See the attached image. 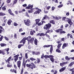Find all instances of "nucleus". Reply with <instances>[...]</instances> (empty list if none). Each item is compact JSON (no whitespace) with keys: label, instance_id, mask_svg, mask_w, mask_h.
Masks as SVG:
<instances>
[{"label":"nucleus","instance_id":"31","mask_svg":"<svg viewBox=\"0 0 74 74\" xmlns=\"http://www.w3.org/2000/svg\"><path fill=\"white\" fill-rule=\"evenodd\" d=\"M6 14L5 13H4L2 12H0V16H4V15H5Z\"/></svg>","mask_w":74,"mask_h":74},{"label":"nucleus","instance_id":"61","mask_svg":"<svg viewBox=\"0 0 74 74\" xmlns=\"http://www.w3.org/2000/svg\"><path fill=\"white\" fill-rule=\"evenodd\" d=\"M23 7H26L27 6V4H25L22 5Z\"/></svg>","mask_w":74,"mask_h":74},{"label":"nucleus","instance_id":"38","mask_svg":"<svg viewBox=\"0 0 74 74\" xmlns=\"http://www.w3.org/2000/svg\"><path fill=\"white\" fill-rule=\"evenodd\" d=\"M13 25L14 26H18L19 25L18 24H17L16 22H14L13 24Z\"/></svg>","mask_w":74,"mask_h":74},{"label":"nucleus","instance_id":"16","mask_svg":"<svg viewBox=\"0 0 74 74\" xmlns=\"http://www.w3.org/2000/svg\"><path fill=\"white\" fill-rule=\"evenodd\" d=\"M17 63L18 67L19 69H20V67H21V61L20 60L18 61L17 62Z\"/></svg>","mask_w":74,"mask_h":74},{"label":"nucleus","instance_id":"44","mask_svg":"<svg viewBox=\"0 0 74 74\" xmlns=\"http://www.w3.org/2000/svg\"><path fill=\"white\" fill-rule=\"evenodd\" d=\"M25 59H26L28 58V56H27V53L25 54Z\"/></svg>","mask_w":74,"mask_h":74},{"label":"nucleus","instance_id":"15","mask_svg":"<svg viewBox=\"0 0 74 74\" xmlns=\"http://www.w3.org/2000/svg\"><path fill=\"white\" fill-rule=\"evenodd\" d=\"M67 63H68V62H67L61 63H60V66H61V67H63L64 66H65V65L67 64Z\"/></svg>","mask_w":74,"mask_h":74},{"label":"nucleus","instance_id":"55","mask_svg":"<svg viewBox=\"0 0 74 74\" xmlns=\"http://www.w3.org/2000/svg\"><path fill=\"white\" fill-rule=\"evenodd\" d=\"M40 52H37L36 53V55H40Z\"/></svg>","mask_w":74,"mask_h":74},{"label":"nucleus","instance_id":"19","mask_svg":"<svg viewBox=\"0 0 74 74\" xmlns=\"http://www.w3.org/2000/svg\"><path fill=\"white\" fill-rule=\"evenodd\" d=\"M12 20L11 19H9L7 23L8 25H11V23H12Z\"/></svg>","mask_w":74,"mask_h":74},{"label":"nucleus","instance_id":"36","mask_svg":"<svg viewBox=\"0 0 74 74\" xmlns=\"http://www.w3.org/2000/svg\"><path fill=\"white\" fill-rule=\"evenodd\" d=\"M30 60H32V61H33V60H36V59L34 58L33 57H32L30 58Z\"/></svg>","mask_w":74,"mask_h":74},{"label":"nucleus","instance_id":"1","mask_svg":"<svg viewBox=\"0 0 74 74\" xmlns=\"http://www.w3.org/2000/svg\"><path fill=\"white\" fill-rule=\"evenodd\" d=\"M32 38V36H29L28 37L26 38V37H25L23 38V39L21 40V41L20 42V43H23V44H25L26 41V40H28L30 39V38Z\"/></svg>","mask_w":74,"mask_h":74},{"label":"nucleus","instance_id":"32","mask_svg":"<svg viewBox=\"0 0 74 74\" xmlns=\"http://www.w3.org/2000/svg\"><path fill=\"white\" fill-rule=\"evenodd\" d=\"M27 12H28V13H32V12H33V9H31L30 10H29Z\"/></svg>","mask_w":74,"mask_h":74},{"label":"nucleus","instance_id":"37","mask_svg":"<svg viewBox=\"0 0 74 74\" xmlns=\"http://www.w3.org/2000/svg\"><path fill=\"white\" fill-rule=\"evenodd\" d=\"M37 63H40V62H41V60H40V59L37 58Z\"/></svg>","mask_w":74,"mask_h":74},{"label":"nucleus","instance_id":"58","mask_svg":"<svg viewBox=\"0 0 74 74\" xmlns=\"http://www.w3.org/2000/svg\"><path fill=\"white\" fill-rule=\"evenodd\" d=\"M49 8H51V6H49L47 8V9L48 10H49Z\"/></svg>","mask_w":74,"mask_h":74},{"label":"nucleus","instance_id":"57","mask_svg":"<svg viewBox=\"0 0 74 74\" xmlns=\"http://www.w3.org/2000/svg\"><path fill=\"white\" fill-rule=\"evenodd\" d=\"M30 34L32 36H33V35L34 34V33H33V31H32L30 32Z\"/></svg>","mask_w":74,"mask_h":74},{"label":"nucleus","instance_id":"5","mask_svg":"<svg viewBox=\"0 0 74 74\" xmlns=\"http://www.w3.org/2000/svg\"><path fill=\"white\" fill-rule=\"evenodd\" d=\"M51 24H50V23H48L44 26L43 29L45 30H49V28L51 27Z\"/></svg>","mask_w":74,"mask_h":74},{"label":"nucleus","instance_id":"54","mask_svg":"<svg viewBox=\"0 0 74 74\" xmlns=\"http://www.w3.org/2000/svg\"><path fill=\"white\" fill-rule=\"evenodd\" d=\"M70 71H74V68H73L72 69H70L69 70Z\"/></svg>","mask_w":74,"mask_h":74},{"label":"nucleus","instance_id":"33","mask_svg":"<svg viewBox=\"0 0 74 74\" xmlns=\"http://www.w3.org/2000/svg\"><path fill=\"white\" fill-rule=\"evenodd\" d=\"M56 51L57 52H58V53H60V52H61V51H60V50H59V49H57L56 50Z\"/></svg>","mask_w":74,"mask_h":74},{"label":"nucleus","instance_id":"28","mask_svg":"<svg viewBox=\"0 0 74 74\" xmlns=\"http://www.w3.org/2000/svg\"><path fill=\"white\" fill-rule=\"evenodd\" d=\"M34 43L36 45H37V39L35 38L34 40Z\"/></svg>","mask_w":74,"mask_h":74},{"label":"nucleus","instance_id":"47","mask_svg":"<svg viewBox=\"0 0 74 74\" xmlns=\"http://www.w3.org/2000/svg\"><path fill=\"white\" fill-rule=\"evenodd\" d=\"M26 66L27 67H31V64H26Z\"/></svg>","mask_w":74,"mask_h":74},{"label":"nucleus","instance_id":"20","mask_svg":"<svg viewBox=\"0 0 74 74\" xmlns=\"http://www.w3.org/2000/svg\"><path fill=\"white\" fill-rule=\"evenodd\" d=\"M10 71L11 72H14V73H16V74L17 73L16 70H15V69H11L10 70Z\"/></svg>","mask_w":74,"mask_h":74},{"label":"nucleus","instance_id":"25","mask_svg":"<svg viewBox=\"0 0 74 74\" xmlns=\"http://www.w3.org/2000/svg\"><path fill=\"white\" fill-rule=\"evenodd\" d=\"M74 64V61L73 62H71L68 65L69 67H71Z\"/></svg>","mask_w":74,"mask_h":74},{"label":"nucleus","instance_id":"11","mask_svg":"<svg viewBox=\"0 0 74 74\" xmlns=\"http://www.w3.org/2000/svg\"><path fill=\"white\" fill-rule=\"evenodd\" d=\"M19 55L17 54L16 55L14 56V62H16V61L18 60V58H19Z\"/></svg>","mask_w":74,"mask_h":74},{"label":"nucleus","instance_id":"29","mask_svg":"<svg viewBox=\"0 0 74 74\" xmlns=\"http://www.w3.org/2000/svg\"><path fill=\"white\" fill-rule=\"evenodd\" d=\"M65 59L66 60H67L68 61H69L71 59V58H69V57L68 56H66L65 57Z\"/></svg>","mask_w":74,"mask_h":74},{"label":"nucleus","instance_id":"9","mask_svg":"<svg viewBox=\"0 0 74 74\" xmlns=\"http://www.w3.org/2000/svg\"><path fill=\"white\" fill-rule=\"evenodd\" d=\"M71 21V20L69 18H66V21L68 22L69 24L70 25L69 26L70 27L73 25V22Z\"/></svg>","mask_w":74,"mask_h":74},{"label":"nucleus","instance_id":"46","mask_svg":"<svg viewBox=\"0 0 74 74\" xmlns=\"http://www.w3.org/2000/svg\"><path fill=\"white\" fill-rule=\"evenodd\" d=\"M63 7V4H62L60 5H59L58 6V8H61V7Z\"/></svg>","mask_w":74,"mask_h":74},{"label":"nucleus","instance_id":"35","mask_svg":"<svg viewBox=\"0 0 74 74\" xmlns=\"http://www.w3.org/2000/svg\"><path fill=\"white\" fill-rule=\"evenodd\" d=\"M14 39H17V35L16 34H15L14 35Z\"/></svg>","mask_w":74,"mask_h":74},{"label":"nucleus","instance_id":"30","mask_svg":"<svg viewBox=\"0 0 74 74\" xmlns=\"http://www.w3.org/2000/svg\"><path fill=\"white\" fill-rule=\"evenodd\" d=\"M50 23H52L53 25H55V21L54 20H52L49 22Z\"/></svg>","mask_w":74,"mask_h":74},{"label":"nucleus","instance_id":"63","mask_svg":"<svg viewBox=\"0 0 74 74\" xmlns=\"http://www.w3.org/2000/svg\"><path fill=\"white\" fill-rule=\"evenodd\" d=\"M69 15H70V13H69V12H67L66 14V16H69Z\"/></svg>","mask_w":74,"mask_h":74},{"label":"nucleus","instance_id":"17","mask_svg":"<svg viewBox=\"0 0 74 74\" xmlns=\"http://www.w3.org/2000/svg\"><path fill=\"white\" fill-rule=\"evenodd\" d=\"M68 43H64L63 44V46H62V49H64L66 47L68 46Z\"/></svg>","mask_w":74,"mask_h":74},{"label":"nucleus","instance_id":"6","mask_svg":"<svg viewBox=\"0 0 74 74\" xmlns=\"http://www.w3.org/2000/svg\"><path fill=\"white\" fill-rule=\"evenodd\" d=\"M40 18L37 19L35 20V21L36 22V25H38V26H41V25H42V23L41 22H40ZM40 22V23H39Z\"/></svg>","mask_w":74,"mask_h":74},{"label":"nucleus","instance_id":"42","mask_svg":"<svg viewBox=\"0 0 74 74\" xmlns=\"http://www.w3.org/2000/svg\"><path fill=\"white\" fill-rule=\"evenodd\" d=\"M45 36V34L43 33H40V37H42V36Z\"/></svg>","mask_w":74,"mask_h":74},{"label":"nucleus","instance_id":"53","mask_svg":"<svg viewBox=\"0 0 74 74\" xmlns=\"http://www.w3.org/2000/svg\"><path fill=\"white\" fill-rule=\"evenodd\" d=\"M50 31V30L48 29L46 32L45 34H47V33H49Z\"/></svg>","mask_w":74,"mask_h":74},{"label":"nucleus","instance_id":"48","mask_svg":"<svg viewBox=\"0 0 74 74\" xmlns=\"http://www.w3.org/2000/svg\"><path fill=\"white\" fill-rule=\"evenodd\" d=\"M25 16H27V17H30V16L29 15V14L27 12H26L25 14Z\"/></svg>","mask_w":74,"mask_h":74},{"label":"nucleus","instance_id":"23","mask_svg":"<svg viewBox=\"0 0 74 74\" xmlns=\"http://www.w3.org/2000/svg\"><path fill=\"white\" fill-rule=\"evenodd\" d=\"M67 36L69 38V36H70V38H73V35H72L71 34H70V33H68L67 35Z\"/></svg>","mask_w":74,"mask_h":74},{"label":"nucleus","instance_id":"49","mask_svg":"<svg viewBox=\"0 0 74 74\" xmlns=\"http://www.w3.org/2000/svg\"><path fill=\"white\" fill-rule=\"evenodd\" d=\"M23 32V29H22V28H21L19 29V32Z\"/></svg>","mask_w":74,"mask_h":74},{"label":"nucleus","instance_id":"24","mask_svg":"<svg viewBox=\"0 0 74 74\" xmlns=\"http://www.w3.org/2000/svg\"><path fill=\"white\" fill-rule=\"evenodd\" d=\"M18 1V0H14V1L13 2V3L12 4V5H14L15 4H16L17 3V2Z\"/></svg>","mask_w":74,"mask_h":74},{"label":"nucleus","instance_id":"21","mask_svg":"<svg viewBox=\"0 0 74 74\" xmlns=\"http://www.w3.org/2000/svg\"><path fill=\"white\" fill-rule=\"evenodd\" d=\"M23 46H24V44H19L18 46V48L20 49V48H21L22 47H23Z\"/></svg>","mask_w":74,"mask_h":74},{"label":"nucleus","instance_id":"12","mask_svg":"<svg viewBox=\"0 0 74 74\" xmlns=\"http://www.w3.org/2000/svg\"><path fill=\"white\" fill-rule=\"evenodd\" d=\"M30 68L32 69V70H33V68L35 69V68H37V66H36V65L34 64V63L32 62L31 64V67Z\"/></svg>","mask_w":74,"mask_h":74},{"label":"nucleus","instance_id":"62","mask_svg":"<svg viewBox=\"0 0 74 74\" xmlns=\"http://www.w3.org/2000/svg\"><path fill=\"white\" fill-rule=\"evenodd\" d=\"M42 23V24L43 25V23H45L46 22L45 21H41Z\"/></svg>","mask_w":74,"mask_h":74},{"label":"nucleus","instance_id":"51","mask_svg":"<svg viewBox=\"0 0 74 74\" xmlns=\"http://www.w3.org/2000/svg\"><path fill=\"white\" fill-rule=\"evenodd\" d=\"M4 50L5 51H6L7 52H8V51H9V50H10V49H9V48H6Z\"/></svg>","mask_w":74,"mask_h":74},{"label":"nucleus","instance_id":"14","mask_svg":"<svg viewBox=\"0 0 74 74\" xmlns=\"http://www.w3.org/2000/svg\"><path fill=\"white\" fill-rule=\"evenodd\" d=\"M66 69V66H64V67L61 68L59 70V71L60 73H62V72H63V71H64V70H65Z\"/></svg>","mask_w":74,"mask_h":74},{"label":"nucleus","instance_id":"60","mask_svg":"<svg viewBox=\"0 0 74 74\" xmlns=\"http://www.w3.org/2000/svg\"><path fill=\"white\" fill-rule=\"evenodd\" d=\"M23 73V69H22L21 71V74H22Z\"/></svg>","mask_w":74,"mask_h":74},{"label":"nucleus","instance_id":"52","mask_svg":"<svg viewBox=\"0 0 74 74\" xmlns=\"http://www.w3.org/2000/svg\"><path fill=\"white\" fill-rule=\"evenodd\" d=\"M6 2L8 4H9V3H10L11 2V0H7Z\"/></svg>","mask_w":74,"mask_h":74},{"label":"nucleus","instance_id":"8","mask_svg":"<svg viewBox=\"0 0 74 74\" xmlns=\"http://www.w3.org/2000/svg\"><path fill=\"white\" fill-rule=\"evenodd\" d=\"M61 42H62V41L60 40L56 42V43L58 44V45H57L58 49H60L61 45H62V43Z\"/></svg>","mask_w":74,"mask_h":74},{"label":"nucleus","instance_id":"4","mask_svg":"<svg viewBox=\"0 0 74 74\" xmlns=\"http://www.w3.org/2000/svg\"><path fill=\"white\" fill-rule=\"evenodd\" d=\"M57 33H59L60 35L62 34H65L66 33L65 31H63V29H58L55 31Z\"/></svg>","mask_w":74,"mask_h":74},{"label":"nucleus","instance_id":"10","mask_svg":"<svg viewBox=\"0 0 74 74\" xmlns=\"http://www.w3.org/2000/svg\"><path fill=\"white\" fill-rule=\"evenodd\" d=\"M34 41V38H32L30 40H27L28 44H30V42L31 44H32L33 43V41Z\"/></svg>","mask_w":74,"mask_h":74},{"label":"nucleus","instance_id":"64","mask_svg":"<svg viewBox=\"0 0 74 74\" xmlns=\"http://www.w3.org/2000/svg\"><path fill=\"white\" fill-rule=\"evenodd\" d=\"M55 7H52L51 10H52V11H53V10H55Z\"/></svg>","mask_w":74,"mask_h":74},{"label":"nucleus","instance_id":"13","mask_svg":"<svg viewBox=\"0 0 74 74\" xmlns=\"http://www.w3.org/2000/svg\"><path fill=\"white\" fill-rule=\"evenodd\" d=\"M33 5H29L28 6L26 7L25 8L26 9H28V10H31L32 8H33Z\"/></svg>","mask_w":74,"mask_h":74},{"label":"nucleus","instance_id":"27","mask_svg":"<svg viewBox=\"0 0 74 74\" xmlns=\"http://www.w3.org/2000/svg\"><path fill=\"white\" fill-rule=\"evenodd\" d=\"M8 63V64L7 65V67H10V68L12 67V64H10V62Z\"/></svg>","mask_w":74,"mask_h":74},{"label":"nucleus","instance_id":"2","mask_svg":"<svg viewBox=\"0 0 74 74\" xmlns=\"http://www.w3.org/2000/svg\"><path fill=\"white\" fill-rule=\"evenodd\" d=\"M44 57L45 58H49L50 59V60L52 62V63L54 62V58H53L54 56L53 55H45Z\"/></svg>","mask_w":74,"mask_h":74},{"label":"nucleus","instance_id":"34","mask_svg":"<svg viewBox=\"0 0 74 74\" xmlns=\"http://www.w3.org/2000/svg\"><path fill=\"white\" fill-rule=\"evenodd\" d=\"M2 10L3 11H5V10H6V8H5V5L2 8Z\"/></svg>","mask_w":74,"mask_h":74},{"label":"nucleus","instance_id":"45","mask_svg":"<svg viewBox=\"0 0 74 74\" xmlns=\"http://www.w3.org/2000/svg\"><path fill=\"white\" fill-rule=\"evenodd\" d=\"M66 17H64L62 18V21H64L66 20Z\"/></svg>","mask_w":74,"mask_h":74},{"label":"nucleus","instance_id":"7","mask_svg":"<svg viewBox=\"0 0 74 74\" xmlns=\"http://www.w3.org/2000/svg\"><path fill=\"white\" fill-rule=\"evenodd\" d=\"M24 22L25 23V25L26 26H29L30 25V20L29 19H27V20H24Z\"/></svg>","mask_w":74,"mask_h":74},{"label":"nucleus","instance_id":"3","mask_svg":"<svg viewBox=\"0 0 74 74\" xmlns=\"http://www.w3.org/2000/svg\"><path fill=\"white\" fill-rule=\"evenodd\" d=\"M51 47L50 49V53H52V52H53V45H45L43 46L44 48H49V47Z\"/></svg>","mask_w":74,"mask_h":74},{"label":"nucleus","instance_id":"18","mask_svg":"<svg viewBox=\"0 0 74 74\" xmlns=\"http://www.w3.org/2000/svg\"><path fill=\"white\" fill-rule=\"evenodd\" d=\"M8 12L9 13L10 15H12V16H14V14L12 12V11H11V9H10L8 10Z\"/></svg>","mask_w":74,"mask_h":74},{"label":"nucleus","instance_id":"41","mask_svg":"<svg viewBox=\"0 0 74 74\" xmlns=\"http://www.w3.org/2000/svg\"><path fill=\"white\" fill-rule=\"evenodd\" d=\"M2 54L3 55L5 54V50H3L2 51Z\"/></svg>","mask_w":74,"mask_h":74},{"label":"nucleus","instance_id":"40","mask_svg":"<svg viewBox=\"0 0 74 74\" xmlns=\"http://www.w3.org/2000/svg\"><path fill=\"white\" fill-rule=\"evenodd\" d=\"M4 38V36H1V37H0V41H1L3 40V39Z\"/></svg>","mask_w":74,"mask_h":74},{"label":"nucleus","instance_id":"22","mask_svg":"<svg viewBox=\"0 0 74 74\" xmlns=\"http://www.w3.org/2000/svg\"><path fill=\"white\" fill-rule=\"evenodd\" d=\"M40 13V11L39 10H36L34 13V14H39Z\"/></svg>","mask_w":74,"mask_h":74},{"label":"nucleus","instance_id":"56","mask_svg":"<svg viewBox=\"0 0 74 74\" xmlns=\"http://www.w3.org/2000/svg\"><path fill=\"white\" fill-rule=\"evenodd\" d=\"M36 10H38V11H39L40 12H42V11H41V10L39 9L38 8H36Z\"/></svg>","mask_w":74,"mask_h":74},{"label":"nucleus","instance_id":"26","mask_svg":"<svg viewBox=\"0 0 74 74\" xmlns=\"http://www.w3.org/2000/svg\"><path fill=\"white\" fill-rule=\"evenodd\" d=\"M0 45L1 47H5L7 46V44L5 43H1L0 44Z\"/></svg>","mask_w":74,"mask_h":74},{"label":"nucleus","instance_id":"39","mask_svg":"<svg viewBox=\"0 0 74 74\" xmlns=\"http://www.w3.org/2000/svg\"><path fill=\"white\" fill-rule=\"evenodd\" d=\"M4 38L6 41H8V40H9V39L5 36H4Z\"/></svg>","mask_w":74,"mask_h":74},{"label":"nucleus","instance_id":"50","mask_svg":"<svg viewBox=\"0 0 74 74\" xmlns=\"http://www.w3.org/2000/svg\"><path fill=\"white\" fill-rule=\"evenodd\" d=\"M45 36H46V37H48V38H50V36L47 35V34H45Z\"/></svg>","mask_w":74,"mask_h":74},{"label":"nucleus","instance_id":"59","mask_svg":"<svg viewBox=\"0 0 74 74\" xmlns=\"http://www.w3.org/2000/svg\"><path fill=\"white\" fill-rule=\"evenodd\" d=\"M44 19H47V16H45L43 17V18L42 19V20H44Z\"/></svg>","mask_w":74,"mask_h":74},{"label":"nucleus","instance_id":"43","mask_svg":"<svg viewBox=\"0 0 74 74\" xmlns=\"http://www.w3.org/2000/svg\"><path fill=\"white\" fill-rule=\"evenodd\" d=\"M11 58H12V56H10V57L8 58V62H9L10 61V60L11 59Z\"/></svg>","mask_w":74,"mask_h":74}]
</instances>
